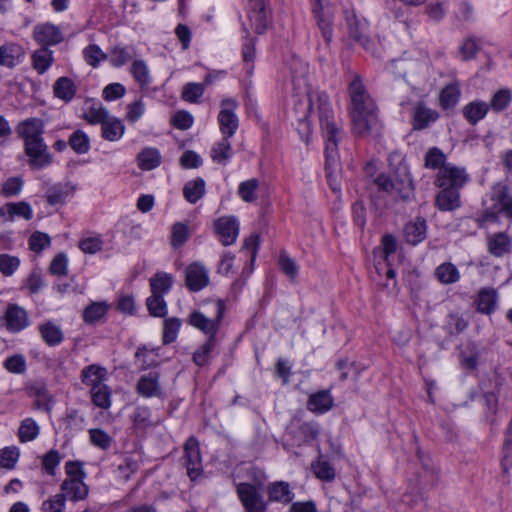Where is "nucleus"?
Wrapping results in <instances>:
<instances>
[{"label": "nucleus", "instance_id": "nucleus-28", "mask_svg": "<svg viewBox=\"0 0 512 512\" xmlns=\"http://www.w3.org/2000/svg\"><path fill=\"white\" fill-rule=\"evenodd\" d=\"M268 497L270 501L287 504L293 500L294 493L287 482L278 481L268 486Z\"/></svg>", "mask_w": 512, "mask_h": 512}, {"label": "nucleus", "instance_id": "nucleus-29", "mask_svg": "<svg viewBox=\"0 0 512 512\" xmlns=\"http://www.w3.org/2000/svg\"><path fill=\"white\" fill-rule=\"evenodd\" d=\"M102 137L107 141H118L125 132L122 121L116 117L109 116L101 125Z\"/></svg>", "mask_w": 512, "mask_h": 512}, {"label": "nucleus", "instance_id": "nucleus-2", "mask_svg": "<svg viewBox=\"0 0 512 512\" xmlns=\"http://www.w3.org/2000/svg\"><path fill=\"white\" fill-rule=\"evenodd\" d=\"M349 95L350 116L354 132L361 137L377 132L380 128L377 108L359 76H356L350 83Z\"/></svg>", "mask_w": 512, "mask_h": 512}, {"label": "nucleus", "instance_id": "nucleus-33", "mask_svg": "<svg viewBox=\"0 0 512 512\" xmlns=\"http://www.w3.org/2000/svg\"><path fill=\"white\" fill-rule=\"evenodd\" d=\"M130 73L140 88L145 89L151 83V75L147 63L144 60H134L130 66Z\"/></svg>", "mask_w": 512, "mask_h": 512}, {"label": "nucleus", "instance_id": "nucleus-48", "mask_svg": "<svg viewBox=\"0 0 512 512\" xmlns=\"http://www.w3.org/2000/svg\"><path fill=\"white\" fill-rule=\"evenodd\" d=\"M92 402L103 409H108L111 405V390L104 383L91 388Z\"/></svg>", "mask_w": 512, "mask_h": 512}, {"label": "nucleus", "instance_id": "nucleus-30", "mask_svg": "<svg viewBox=\"0 0 512 512\" xmlns=\"http://www.w3.org/2000/svg\"><path fill=\"white\" fill-rule=\"evenodd\" d=\"M106 369L96 364L86 366L81 372V380L91 388L104 384L106 380Z\"/></svg>", "mask_w": 512, "mask_h": 512}, {"label": "nucleus", "instance_id": "nucleus-64", "mask_svg": "<svg viewBox=\"0 0 512 512\" xmlns=\"http://www.w3.org/2000/svg\"><path fill=\"white\" fill-rule=\"evenodd\" d=\"M65 508V495L56 494L42 503V512H63Z\"/></svg>", "mask_w": 512, "mask_h": 512}, {"label": "nucleus", "instance_id": "nucleus-32", "mask_svg": "<svg viewBox=\"0 0 512 512\" xmlns=\"http://www.w3.org/2000/svg\"><path fill=\"white\" fill-rule=\"evenodd\" d=\"M489 111L488 103L473 101L463 107V116L472 125L483 119Z\"/></svg>", "mask_w": 512, "mask_h": 512}, {"label": "nucleus", "instance_id": "nucleus-43", "mask_svg": "<svg viewBox=\"0 0 512 512\" xmlns=\"http://www.w3.org/2000/svg\"><path fill=\"white\" fill-rule=\"evenodd\" d=\"M137 161L142 170H152L160 165L161 155L156 148H145L138 154Z\"/></svg>", "mask_w": 512, "mask_h": 512}, {"label": "nucleus", "instance_id": "nucleus-13", "mask_svg": "<svg viewBox=\"0 0 512 512\" xmlns=\"http://www.w3.org/2000/svg\"><path fill=\"white\" fill-rule=\"evenodd\" d=\"M185 282L192 292H198L204 289L209 284L207 268L199 262L188 265L185 271Z\"/></svg>", "mask_w": 512, "mask_h": 512}, {"label": "nucleus", "instance_id": "nucleus-38", "mask_svg": "<svg viewBox=\"0 0 512 512\" xmlns=\"http://www.w3.org/2000/svg\"><path fill=\"white\" fill-rule=\"evenodd\" d=\"M53 60V52L46 47H41L32 54V66L39 74L45 73Z\"/></svg>", "mask_w": 512, "mask_h": 512}, {"label": "nucleus", "instance_id": "nucleus-23", "mask_svg": "<svg viewBox=\"0 0 512 512\" xmlns=\"http://www.w3.org/2000/svg\"><path fill=\"white\" fill-rule=\"evenodd\" d=\"M8 215V220L13 221L16 216L22 217L25 220H31L33 217V210L28 202H10L0 207V216Z\"/></svg>", "mask_w": 512, "mask_h": 512}, {"label": "nucleus", "instance_id": "nucleus-50", "mask_svg": "<svg viewBox=\"0 0 512 512\" xmlns=\"http://www.w3.org/2000/svg\"><path fill=\"white\" fill-rule=\"evenodd\" d=\"M68 144L77 154H85L90 149V140L85 132L76 130L69 137Z\"/></svg>", "mask_w": 512, "mask_h": 512}, {"label": "nucleus", "instance_id": "nucleus-45", "mask_svg": "<svg viewBox=\"0 0 512 512\" xmlns=\"http://www.w3.org/2000/svg\"><path fill=\"white\" fill-rule=\"evenodd\" d=\"M279 270L285 274L291 282H295L299 274V266L287 252L283 251L278 257Z\"/></svg>", "mask_w": 512, "mask_h": 512}, {"label": "nucleus", "instance_id": "nucleus-42", "mask_svg": "<svg viewBox=\"0 0 512 512\" xmlns=\"http://www.w3.org/2000/svg\"><path fill=\"white\" fill-rule=\"evenodd\" d=\"M447 157L438 147H431L424 156V166L427 169L438 170L448 166Z\"/></svg>", "mask_w": 512, "mask_h": 512}, {"label": "nucleus", "instance_id": "nucleus-31", "mask_svg": "<svg viewBox=\"0 0 512 512\" xmlns=\"http://www.w3.org/2000/svg\"><path fill=\"white\" fill-rule=\"evenodd\" d=\"M435 278L443 285L454 284L460 279L458 268L451 262H444L436 267Z\"/></svg>", "mask_w": 512, "mask_h": 512}, {"label": "nucleus", "instance_id": "nucleus-14", "mask_svg": "<svg viewBox=\"0 0 512 512\" xmlns=\"http://www.w3.org/2000/svg\"><path fill=\"white\" fill-rule=\"evenodd\" d=\"M3 321L6 329L12 333L20 332L29 325L26 310L16 304L7 306Z\"/></svg>", "mask_w": 512, "mask_h": 512}, {"label": "nucleus", "instance_id": "nucleus-62", "mask_svg": "<svg viewBox=\"0 0 512 512\" xmlns=\"http://www.w3.org/2000/svg\"><path fill=\"white\" fill-rule=\"evenodd\" d=\"M205 91L204 85L201 83H187L182 90V98L187 102H197L203 96Z\"/></svg>", "mask_w": 512, "mask_h": 512}, {"label": "nucleus", "instance_id": "nucleus-53", "mask_svg": "<svg viewBox=\"0 0 512 512\" xmlns=\"http://www.w3.org/2000/svg\"><path fill=\"white\" fill-rule=\"evenodd\" d=\"M460 96V90L457 85L450 84L444 87L440 94V104L444 109L453 108Z\"/></svg>", "mask_w": 512, "mask_h": 512}, {"label": "nucleus", "instance_id": "nucleus-35", "mask_svg": "<svg viewBox=\"0 0 512 512\" xmlns=\"http://www.w3.org/2000/svg\"><path fill=\"white\" fill-rule=\"evenodd\" d=\"M229 138L230 137L224 136L213 146L211 150V158L214 162L226 165L232 157L233 151Z\"/></svg>", "mask_w": 512, "mask_h": 512}, {"label": "nucleus", "instance_id": "nucleus-20", "mask_svg": "<svg viewBox=\"0 0 512 512\" xmlns=\"http://www.w3.org/2000/svg\"><path fill=\"white\" fill-rule=\"evenodd\" d=\"M487 248L494 257H502L512 248V239L505 232H497L487 236Z\"/></svg>", "mask_w": 512, "mask_h": 512}, {"label": "nucleus", "instance_id": "nucleus-46", "mask_svg": "<svg viewBox=\"0 0 512 512\" xmlns=\"http://www.w3.org/2000/svg\"><path fill=\"white\" fill-rule=\"evenodd\" d=\"M108 110L100 103H93L89 106L84 114L83 118L92 125L103 124V122L109 117Z\"/></svg>", "mask_w": 512, "mask_h": 512}, {"label": "nucleus", "instance_id": "nucleus-16", "mask_svg": "<svg viewBox=\"0 0 512 512\" xmlns=\"http://www.w3.org/2000/svg\"><path fill=\"white\" fill-rule=\"evenodd\" d=\"M136 391L145 398L161 397L163 393L160 385L159 372L151 371L141 376L137 382Z\"/></svg>", "mask_w": 512, "mask_h": 512}, {"label": "nucleus", "instance_id": "nucleus-27", "mask_svg": "<svg viewBox=\"0 0 512 512\" xmlns=\"http://www.w3.org/2000/svg\"><path fill=\"white\" fill-rule=\"evenodd\" d=\"M498 295L492 288H483L479 291L476 299L477 311L483 314H491L497 306Z\"/></svg>", "mask_w": 512, "mask_h": 512}, {"label": "nucleus", "instance_id": "nucleus-55", "mask_svg": "<svg viewBox=\"0 0 512 512\" xmlns=\"http://www.w3.org/2000/svg\"><path fill=\"white\" fill-rule=\"evenodd\" d=\"M215 343V337H209L208 340L194 352L193 361L197 366H204L208 363Z\"/></svg>", "mask_w": 512, "mask_h": 512}, {"label": "nucleus", "instance_id": "nucleus-5", "mask_svg": "<svg viewBox=\"0 0 512 512\" xmlns=\"http://www.w3.org/2000/svg\"><path fill=\"white\" fill-rule=\"evenodd\" d=\"M216 315L214 319H210L206 317L203 313L199 311H194L190 315L189 323L203 331L205 334L209 335V337H215L220 322L223 318L224 311H225V304L222 300H216L211 302Z\"/></svg>", "mask_w": 512, "mask_h": 512}, {"label": "nucleus", "instance_id": "nucleus-57", "mask_svg": "<svg viewBox=\"0 0 512 512\" xmlns=\"http://www.w3.org/2000/svg\"><path fill=\"white\" fill-rule=\"evenodd\" d=\"M89 438L91 443L101 450L109 449L113 442L112 437L100 428L90 429Z\"/></svg>", "mask_w": 512, "mask_h": 512}, {"label": "nucleus", "instance_id": "nucleus-24", "mask_svg": "<svg viewBox=\"0 0 512 512\" xmlns=\"http://www.w3.org/2000/svg\"><path fill=\"white\" fill-rule=\"evenodd\" d=\"M332 406L333 397L328 390H322L311 394L307 402V409L316 414L325 413L329 411Z\"/></svg>", "mask_w": 512, "mask_h": 512}, {"label": "nucleus", "instance_id": "nucleus-59", "mask_svg": "<svg viewBox=\"0 0 512 512\" xmlns=\"http://www.w3.org/2000/svg\"><path fill=\"white\" fill-rule=\"evenodd\" d=\"M181 322L178 318H168L164 321L163 343L170 344L177 338Z\"/></svg>", "mask_w": 512, "mask_h": 512}, {"label": "nucleus", "instance_id": "nucleus-10", "mask_svg": "<svg viewBox=\"0 0 512 512\" xmlns=\"http://www.w3.org/2000/svg\"><path fill=\"white\" fill-rule=\"evenodd\" d=\"M237 106L236 100L232 98L224 99L221 102L218 122L224 136L232 137L238 128V117L235 114Z\"/></svg>", "mask_w": 512, "mask_h": 512}, {"label": "nucleus", "instance_id": "nucleus-58", "mask_svg": "<svg viewBox=\"0 0 512 512\" xmlns=\"http://www.w3.org/2000/svg\"><path fill=\"white\" fill-rule=\"evenodd\" d=\"M133 58L130 49L122 46H115L110 52V62L114 67H122Z\"/></svg>", "mask_w": 512, "mask_h": 512}, {"label": "nucleus", "instance_id": "nucleus-61", "mask_svg": "<svg viewBox=\"0 0 512 512\" xmlns=\"http://www.w3.org/2000/svg\"><path fill=\"white\" fill-rule=\"evenodd\" d=\"M24 181L21 177H10L3 184L1 194L6 197L17 196L23 188Z\"/></svg>", "mask_w": 512, "mask_h": 512}, {"label": "nucleus", "instance_id": "nucleus-52", "mask_svg": "<svg viewBox=\"0 0 512 512\" xmlns=\"http://www.w3.org/2000/svg\"><path fill=\"white\" fill-rule=\"evenodd\" d=\"M259 187V181L255 178L243 181L238 188L239 197L247 203H252L257 199L256 190Z\"/></svg>", "mask_w": 512, "mask_h": 512}, {"label": "nucleus", "instance_id": "nucleus-15", "mask_svg": "<svg viewBox=\"0 0 512 512\" xmlns=\"http://www.w3.org/2000/svg\"><path fill=\"white\" fill-rule=\"evenodd\" d=\"M77 190L76 185L70 181L55 183L48 187L44 198L51 205H63L69 197H72Z\"/></svg>", "mask_w": 512, "mask_h": 512}, {"label": "nucleus", "instance_id": "nucleus-40", "mask_svg": "<svg viewBox=\"0 0 512 512\" xmlns=\"http://www.w3.org/2000/svg\"><path fill=\"white\" fill-rule=\"evenodd\" d=\"M205 194V181L202 178H196L188 181L183 188L184 198L191 204H195Z\"/></svg>", "mask_w": 512, "mask_h": 512}, {"label": "nucleus", "instance_id": "nucleus-54", "mask_svg": "<svg viewBox=\"0 0 512 512\" xmlns=\"http://www.w3.org/2000/svg\"><path fill=\"white\" fill-rule=\"evenodd\" d=\"M20 457V450L16 446H8L0 449V467L13 469Z\"/></svg>", "mask_w": 512, "mask_h": 512}, {"label": "nucleus", "instance_id": "nucleus-17", "mask_svg": "<svg viewBox=\"0 0 512 512\" xmlns=\"http://www.w3.org/2000/svg\"><path fill=\"white\" fill-rule=\"evenodd\" d=\"M16 132L24 142L42 139L44 134V122L34 117L25 119L18 124Z\"/></svg>", "mask_w": 512, "mask_h": 512}, {"label": "nucleus", "instance_id": "nucleus-36", "mask_svg": "<svg viewBox=\"0 0 512 512\" xmlns=\"http://www.w3.org/2000/svg\"><path fill=\"white\" fill-rule=\"evenodd\" d=\"M53 92L55 97L65 102H69L76 94V86L70 78L60 77L54 83Z\"/></svg>", "mask_w": 512, "mask_h": 512}, {"label": "nucleus", "instance_id": "nucleus-7", "mask_svg": "<svg viewBox=\"0 0 512 512\" xmlns=\"http://www.w3.org/2000/svg\"><path fill=\"white\" fill-rule=\"evenodd\" d=\"M236 491L246 512L266 511V502L255 485L242 482L237 485Z\"/></svg>", "mask_w": 512, "mask_h": 512}, {"label": "nucleus", "instance_id": "nucleus-11", "mask_svg": "<svg viewBox=\"0 0 512 512\" xmlns=\"http://www.w3.org/2000/svg\"><path fill=\"white\" fill-rule=\"evenodd\" d=\"M32 37L41 47L46 48L57 45L64 39L61 29L50 22L35 25Z\"/></svg>", "mask_w": 512, "mask_h": 512}, {"label": "nucleus", "instance_id": "nucleus-47", "mask_svg": "<svg viewBox=\"0 0 512 512\" xmlns=\"http://www.w3.org/2000/svg\"><path fill=\"white\" fill-rule=\"evenodd\" d=\"M512 102V91L508 88L498 90L491 98L489 109L499 113L505 110Z\"/></svg>", "mask_w": 512, "mask_h": 512}, {"label": "nucleus", "instance_id": "nucleus-56", "mask_svg": "<svg viewBox=\"0 0 512 512\" xmlns=\"http://www.w3.org/2000/svg\"><path fill=\"white\" fill-rule=\"evenodd\" d=\"M146 305L149 313L154 317H164L167 305L162 295L153 294L147 298Z\"/></svg>", "mask_w": 512, "mask_h": 512}, {"label": "nucleus", "instance_id": "nucleus-51", "mask_svg": "<svg viewBox=\"0 0 512 512\" xmlns=\"http://www.w3.org/2000/svg\"><path fill=\"white\" fill-rule=\"evenodd\" d=\"M312 470L318 479L327 482L334 480L336 475L333 466L321 457L312 464Z\"/></svg>", "mask_w": 512, "mask_h": 512}, {"label": "nucleus", "instance_id": "nucleus-34", "mask_svg": "<svg viewBox=\"0 0 512 512\" xmlns=\"http://www.w3.org/2000/svg\"><path fill=\"white\" fill-rule=\"evenodd\" d=\"M374 182L379 188V190L383 192L399 196L400 198L405 197V195L402 192L405 185L404 181L393 180L391 179V177L385 174H380L376 177Z\"/></svg>", "mask_w": 512, "mask_h": 512}, {"label": "nucleus", "instance_id": "nucleus-22", "mask_svg": "<svg viewBox=\"0 0 512 512\" xmlns=\"http://www.w3.org/2000/svg\"><path fill=\"white\" fill-rule=\"evenodd\" d=\"M61 495L74 502L84 500L88 495V487L82 479H65L61 484Z\"/></svg>", "mask_w": 512, "mask_h": 512}, {"label": "nucleus", "instance_id": "nucleus-60", "mask_svg": "<svg viewBox=\"0 0 512 512\" xmlns=\"http://www.w3.org/2000/svg\"><path fill=\"white\" fill-rule=\"evenodd\" d=\"M20 266V259L9 254H0V272L4 276H12Z\"/></svg>", "mask_w": 512, "mask_h": 512}, {"label": "nucleus", "instance_id": "nucleus-49", "mask_svg": "<svg viewBox=\"0 0 512 512\" xmlns=\"http://www.w3.org/2000/svg\"><path fill=\"white\" fill-rule=\"evenodd\" d=\"M190 231L186 223L176 222L171 227V246L175 249L180 248L189 239Z\"/></svg>", "mask_w": 512, "mask_h": 512}, {"label": "nucleus", "instance_id": "nucleus-12", "mask_svg": "<svg viewBox=\"0 0 512 512\" xmlns=\"http://www.w3.org/2000/svg\"><path fill=\"white\" fill-rule=\"evenodd\" d=\"M214 229L224 246L233 244L239 233V224L235 217H220L214 222Z\"/></svg>", "mask_w": 512, "mask_h": 512}, {"label": "nucleus", "instance_id": "nucleus-37", "mask_svg": "<svg viewBox=\"0 0 512 512\" xmlns=\"http://www.w3.org/2000/svg\"><path fill=\"white\" fill-rule=\"evenodd\" d=\"M438 118L437 112L423 105H418L413 114V128L422 130Z\"/></svg>", "mask_w": 512, "mask_h": 512}, {"label": "nucleus", "instance_id": "nucleus-6", "mask_svg": "<svg viewBox=\"0 0 512 512\" xmlns=\"http://www.w3.org/2000/svg\"><path fill=\"white\" fill-rule=\"evenodd\" d=\"M24 151L29 158L28 164L33 170H41L53 161V156L48 151L43 138L24 142Z\"/></svg>", "mask_w": 512, "mask_h": 512}, {"label": "nucleus", "instance_id": "nucleus-39", "mask_svg": "<svg viewBox=\"0 0 512 512\" xmlns=\"http://www.w3.org/2000/svg\"><path fill=\"white\" fill-rule=\"evenodd\" d=\"M173 285V277L166 272H157L150 279L151 293L156 295H164L168 293Z\"/></svg>", "mask_w": 512, "mask_h": 512}, {"label": "nucleus", "instance_id": "nucleus-41", "mask_svg": "<svg viewBox=\"0 0 512 512\" xmlns=\"http://www.w3.org/2000/svg\"><path fill=\"white\" fill-rule=\"evenodd\" d=\"M40 433V427L33 418H25L18 428V438L21 443L35 440Z\"/></svg>", "mask_w": 512, "mask_h": 512}, {"label": "nucleus", "instance_id": "nucleus-9", "mask_svg": "<svg viewBox=\"0 0 512 512\" xmlns=\"http://www.w3.org/2000/svg\"><path fill=\"white\" fill-rule=\"evenodd\" d=\"M312 12L317 21V25L327 44L332 39L333 13L328 6V0H311Z\"/></svg>", "mask_w": 512, "mask_h": 512}, {"label": "nucleus", "instance_id": "nucleus-18", "mask_svg": "<svg viewBox=\"0 0 512 512\" xmlns=\"http://www.w3.org/2000/svg\"><path fill=\"white\" fill-rule=\"evenodd\" d=\"M25 56V50L17 43L8 42L0 45V66L14 68Z\"/></svg>", "mask_w": 512, "mask_h": 512}, {"label": "nucleus", "instance_id": "nucleus-44", "mask_svg": "<svg viewBox=\"0 0 512 512\" xmlns=\"http://www.w3.org/2000/svg\"><path fill=\"white\" fill-rule=\"evenodd\" d=\"M107 310L108 305L105 302H92L84 309L83 320L87 324H94L105 316Z\"/></svg>", "mask_w": 512, "mask_h": 512}, {"label": "nucleus", "instance_id": "nucleus-26", "mask_svg": "<svg viewBox=\"0 0 512 512\" xmlns=\"http://www.w3.org/2000/svg\"><path fill=\"white\" fill-rule=\"evenodd\" d=\"M404 236L411 245H417L426 238V221L422 217L416 218L405 225Z\"/></svg>", "mask_w": 512, "mask_h": 512}, {"label": "nucleus", "instance_id": "nucleus-19", "mask_svg": "<svg viewBox=\"0 0 512 512\" xmlns=\"http://www.w3.org/2000/svg\"><path fill=\"white\" fill-rule=\"evenodd\" d=\"M248 18L250 26L257 34H262L265 32L267 28V16L264 0H250Z\"/></svg>", "mask_w": 512, "mask_h": 512}, {"label": "nucleus", "instance_id": "nucleus-25", "mask_svg": "<svg viewBox=\"0 0 512 512\" xmlns=\"http://www.w3.org/2000/svg\"><path fill=\"white\" fill-rule=\"evenodd\" d=\"M39 334L42 340L48 346H57L64 340V333L59 325L52 321H47L38 326Z\"/></svg>", "mask_w": 512, "mask_h": 512}, {"label": "nucleus", "instance_id": "nucleus-8", "mask_svg": "<svg viewBox=\"0 0 512 512\" xmlns=\"http://www.w3.org/2000/svg\"><path fill=\"white\" fill-rule=\"evenodd\" d=\"M183 458L189 478L195 481L203 472L199 442L195 437H190L186 441Z\"/></svg>", "mask_w": 512, "mask_h": 512}, {"label": "nucleus", "instance_id": "nucleus-21", "mask_svg": "<svg viewBox=\"0 0 512 512\" xmlns=\"http://www.w3.org/2000/svg\"><path fill=\"white\" fill-rule=\"evenodd\" d=\"M460 190L440 188L435 197V206L440 211H454L461 206Z\"/></svg>", "mask_w": 512, "mask_h": 512}, {"label": "nucleus", "instance_id": "nucleus-3", "mask_svg": "<svg viewBox=\"0 0 512 512\" xmlns=\"http://www.w3.org/2000/svg\"><path fill=\"white\" fill-rule=\"evenodd\" d=\"M491 200L494 204L482 213L481 222L497 221L499 213L512 218V195L505 184L497 183L492 187Z\"/></svg>", "mask_w": 512, "mask_h": 512}, {"label": "nucleus", "instance_id": "nucleus-4", "mask_svg": "<svg viewBox=\"0 0 512 512\" xmlns=\"http://www.w3.org/2000/svg\"><path fill=\"white\" fill-rule=\"evenodd\" d=\"M469 181V175L465 168L454 164H448L438 171L434 184L438 188H450L460 190Z\"/></svg>", "mask_w": 512, "mask_h": 512}, {"label": "nucleus", "instance_id": "nucleus-1", "mask_svg": "<svg viewBox=\"0 0 512 512\" xmlns=\"http://www.w3.org/2000/svg\"><path fill=\"white\" fill-rule=\"evenodd\" d=\"M317 105L318 117L326 139L325 168L327 177H331V168L336 166L338 160L337 143L340 131L335 125L333 110L329 98L324 92L310 91L306 86L300 93L293 96V112L297 121V131L300 137L308 142L311 135L309 117L314 105Z\"/></svg>", "mask_w": 512, "mask_h": 512}, {"label": "nucleus", "instance_id": "nucleus-63", "mask_svg": "<svg viewBox=\"0 0 512 512\" xmlns=\"http://www.w3.org/2000/svg\"><path fill=\"white\" fill-rule=\"evenodd\" d=\"M50 236L46 233L36 231L29 237V248L39 253L50 245Z\"/></svg>", "mask_w": 512, "mask_h": 512}]
</instances>
